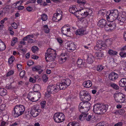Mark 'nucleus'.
Listing matches in <instances>:
<instances>
[{"mask_svg":"<svg viewBox=\"0 0 126 126\" xmlns=\"http://www.w3.org/2000/svg\"><path fill=\"white\" fill-rule=\"evenodd\" d=\"M67 87V86L62 82L60 84L57 83L56 85H50L47 87V91L50 93H55L58 92L60 90H63Z\"/></svg>","mask_w":126,"mask_h":126,"instance_id":"obj_1","label":"nucleus"},{"mask_svg":"<svg viewBox=\"0 0 126 126\" xmlns=\"http://www.w3.org/2000/svg\"><path fill=\"white\" fill-rule=\"evenodd\" d=\"M56 51L50 48H49L45 53V58L46 61L47 62H51L54 60L56 57Z\"/></svg>","mask_w":126,"mask_h":126,"instance_id":"obj_2","label":"nucleus"},{"mask_svg":"<svg viewBox=\"0 0 126 126\" xmlns=\"http://www.w3.org/2000/svg\"><path fill=\"white\" fill-rule=\"evenodd\" d=\"M119 16L118 11L116 10H112L109 14L108 12L106 15L107 20L110 22H111L114 20L117 19Z\"/></svg>","mask_w":126,"mask_h":126,"instance_id":"obj_3","label":"nucleus"},{"mask_svg":"<svg viewBox=\"0 0 126 126\" xmlns=\"http://www.w3.org/2000/svg\"><path fill=\"white\" fill-rule=\"evenodd\" d=\"M25 109V107L22 105H18L15 107L13 113L16 117H18L24 113Z\"/></svg>","mask_w":126,"mask_h":126,"instance_id":"obj_4","label":"nucleus"},{"mask_svg":"<svg viewBox=\"0 0 126 126\" xmlns=\"http://www.w3.org/2000/svg\"><path fill=\"white\" fill-rule=\"evenodd\" d=\"M41 96V94L38 92H31L28 94V98L31 101L35 102L38 100Z\"/></svg>","mask_w":126,"mask_h":126,"instance_id":"obj_5","label":"nucleus"},{"mask_svg":"<svg viewBox=\"0 0 126 126\" xmlns=\"http://www.w3.org/2000/svg\"><path fill=\"white\" fill-rule=\"evenodd\" d=\"M53 118L55 122L60 123L63 121L65 120V116L62 113H57L54 114Z\"/></svg>","mask_w":126,"mask_h":126,"instance_id":"obj_6","label":"nucleus"},{"mask_svg":"<svg viewBox=\"0 0 126 126\" xmlns=\"http://www.w3.org/2000/svg\"><path fill=\"white\" fill-rule=\"evenodd\" d=\"M79 96L80 99L82 101L85 102L89 101L91 98L90 95L85 91H81L79 94Z\"/></svg>","mask_w":126,"mask_h":126,"instance_id":"obj_7","label":"nucleus"},{"mask_svg":"<svg viewBox=\"0 0 126 126\" xmlns=\"http://www.w3.org/2000/svg\"><path fill=\"white\" fill-rule=\"evenodd\" d=\"M62 18V12L61 10L57 9L56 13L54 14L52 20L53 21L57 22L61 20Z\"/></svg>","mask_w":126,"mask_h":126,"instance_id":"obj_8","label":"nucleus"},{"mask_svg":"<svg viewBox=\"0 0 126 126\" xmlns=\"http://www.w3.org/2000/svg\"><path fill=\"white\" fill-rule=\"evenodd\" d=\"M79 13H80V14L81 16V17L84 18L88 16H91L93 13V11L91 9L87 11L85 9L82 8L79 10Z\"/></svg>","mask_w":126,"mask_h":126,"instance_id":"obj_9","label":"nucleus"},{"mask_svg":"<svg viewBox=\"0 0 126 126\" xmlns=\"http://www.w3.org/2000/svg\"><path fill=\"white\" fill-rule=\"evenodd\" d=\"M68 26V25L64 26L62 28L61 31L63 34L67 36H70L71 33L70 28Z\"/></svg>","mask_w":126,"mask_h":126,"instance_id":"obj_10","label":"nucleus"},{"mask_svg":"<svg viewBox=\"0 0 126 126\" xmlns=\"http://www.w3.org/2000/svg\"><path fill=\"white\" fill-rule=\"evenodd\" d=\"M125 97V95L120 92L115 93L114 94L115 100L117 102H120V100H122Z\"/></svg>","mask_w":126,"mask_h":126,"instance_id":"obj_11","label":"nucleus"},{"mask_svg":"<svg viewBox=\"0 0 126 126\" xmlns=\"http://www.w3.org/2000/svg\"><path fill=\"white\" fill-rule=\"evenodd\" d=\"M104 27L106 31H111L114 29L116 27V25L115 23L108 22L106 23Z\"/></svg>","mask_w":126,"mask_h":126,"instance_id":"obj_12","label":"nucleus"},{"mask_svg":"<svg viewBox=\"0 0 126 126\" xmlns=\"http://www.w3.org/2000/svg\"><path fill=\"white\" fill-rule=\"evenodd\" d=\"M41 111L40 109L34 107L32 109L31 114L33 117H36L40 114Z\"/></svg>","mask_w":126,"mask_h":126,"instance_id":"obj_13","label":"nucleus"},{"mask_svg":"<svg viewBox=\"0 0 126 126\" xmlns=\"http://www.w3.org/2000/svg\"><path fill=\"white\" fill-rule=\"evenodd\" d=\"M126 13L125 12H122L118 19L119 24L121 25H123L126 20Z\"/></svg>","mask_w":126,"mask_h":126,"instance_id":"obj_14","label":"nucleus"},{"mask_svg":"<svg viewBox=\"0 0 126 126\" xmlns=\"http://www.w3.org/2000/svg\"><path fill=\"white\" fill-rule=\"evenodd\" d=\"M66 44L67 49L69 52L73 51L76 49V46L73 43H67Z\"/></svg>","mask_w":126,"mask_h":126,"instance_id":"obj_15","label":"nucleus"},{"mask_svg":"<svg viewBox=\"0 0 126 126\" xmlns=\"http://www.w3.org/2000/svg\"><path fill=\"white\" fill-rule=\"evenodd\" d=\"M87 63L89 64L92 63L94 61V58L91 53H87Z\"/></svg>","mask_w":126,"mask_h":126,"instance_id":"obj_16","label":"nucleus"},{"mask_svg":"<svg viewBox=\"0 0 126 126\" xmlns=\"http://www.w3.org/2000/svg\"><path fill=\"white\" fill-rule=\"evenodd\" d=\"M118 77V74L115 72H111L109 75V79L112 81H114Z\"/></svg>","mask_w":126,"mask_h":126,"instance_id":"obj_17","label":"nucleus"},{"mask_svg":"<svg viewBox=\"0 0 126 126\" xmlns=\"http://www.w3.org/2000/svg\"><path fill=\"white\" fill-rule=\"evenodd\" d=\"M101 106L100 104H95L94 106L93 111L96 113L100 114L101 111L100 108Z\"/></svg>","mask_w":126,"mask_h":126,"instance_id":"obj_18","label":"nucleus"},{"mask_svg":"<svg viewBox=\"0 0 126 126\" xmlns=\"http://www.w3.org/2000/svg\"><path fill=\"white\" fill-rule=\"evenodd\" d=\"M79 11L77 10L75 6L71 7L69 9V11L70 13L75 15L77 14V13L79 12Z\"/></svg>","mask_w":126,"mask_h":126,"instance_id":"obj_19","label":"nucleus"},{"mask_svg":"<svg viewBox=\"0 0 126 126\" xmlns=\"http://www.w3.org/2000/svg\"><path fill=\"white\" fill-rule=\"evenodd\" d=\"M101 106L100 110L101 111L100 114L104 113L108 108V106L107 104H100Z\"/></svg>","mask_w":126,"mask_h":126,"instance_id":"obj_20","label":"nucleus"},{"mask_svg":"<svg viewBox=\"0 0 126 126\" xmlns=\"http://www.w3.org/2000/svg\"><path fill=\"white\" fill-rule=\"evenodd\" d=\"M107 23L106 21L105 20L102 19L99 21L98 22L97 25L98 26L102 27H104Z\"/></svg>","mask_w":126,"mask_h":126,"instance_id":"obj_21","label":"nucleus"},{"mask_svg":"<svg viewBox=\"0 0 126 126\" xmlns=\"http://www.w3.org/2000/svg\"><path fill=\"white\" fill-rule=\"evenodd\" d=\"M120 86L122 87H126V78L122 79L119 82Z\"/></svg>","mask_w":126,"mask_h":126,"instance_id":"obj_22","label":"nucleus"},{"mask_svg":"<svg viewBox=\"0 0 126 126\" xmlns=\"http://www.w3.org/2000/svg\"><path fill=\"white\" fill-rule=\"evenodd\" d=\"M82 85L84 87L88 88L92 86V83L91 81L88 80L84 81Z\"/></svg>","mask_w":126,"mask_h":126,"instance_id":"obj_23","label":"nucleus"},{"mask_svg":"<svg viewBox=\"0 0 126 126\" xmlns=\"http://www.w3.org/2000/svg\"><path fill=\"white\" fill-rule=\"evenodd\" d=\"M84 102H81L79 104V111L81 112H84Z\"/></svg>","mask_w":126,"mask_h":126,"instance_id":"obj_24","label":"nucleus"},{"mask_svg":"<svg viewBox=\"0 0 126 126\" xmlns=\"http://www.w3.org/2000/svg\"><path fill=\"white\" fill-rule=\"evenodd\" d=\"M84 112H87L90 109V107H91V104L89 102H84Z\"/></svg>","mask_w":126,"mask_h":126,"instance_id":"obj_25","label":"nucleus"},{"mask_svg":"<svg viewBox=\"0 0 126 126\" xmlns=\"http://www.w3.org/2000/svg\"><path fill=\"white\" fill-rule=\"evenodd\" d=\"M77 63L78 66L79 67H82L85 64L84 62H83L82 60L80 58H78Z\"/></svg>","mask_w":126,"mask_h":126,"instance_id":"obj_26","label":"nucleus"},{"mask_svg":"<svg viewBox=\"0 0 126 126\" xmlns=\"http://www.w3.org/2000/svg\"><path fill=\"white\" fill-rule=\"evenodd\" d=\"M85 30L83 29L77 30L76 31V34L77 35H82L84 34Z\"/></svg>","mask_w":126,"mask_h":126,"instance_id":"obj_27","label":"nucleus"},{"mask_svg":"<svg viewBox=\"0 0 126 126\" xmlns=\"http://www.w3.org/2000/svg\"><path fill=\"white\" fill-rule=\"evenodd\" d=\"M97 45L99 46V47H105L106 46V44L102 41L100 40H98L96 44Z\"/></svg>","mask_w":126,"mask_h":126,"instance_id":"obj_28","label":"nucleus"},{"mask_svg":"<svg viewBox=\"0 0 126 126\" xmlns=\"http://www.w3.org/2000/svg\"><path fill=\"white\" fill-rule=\"evenodd\" d=\"M62 82L67 86V87L69 86L71 84V81L70 80L68 79H63L62 80Z\"/></svg>","mask_w":126,"mask_h":126,"instance_id":"obj_29","label":"nucleus"},{"mask_svg":"<svg viewBox=\"0 0 126 126\" xmlns=\"http://www.w3.org/2000/svg\"><path fill=\"white\" fill-rule=\"evenodd\" d=\"M65 56V55H64L63 53L62 54L61 56H63V57H61L59 58V63L61 64L62 63L65 62L66 60V58L64 57Z\"/></svg>","mask_w":126,"mask_h":126,"instance_id":"obj_30","label":"nucleus"},{"mask_svg":"<svg viewBox=\"0 0 126 126\" xmlns=\"http://www.w3.org/2000/svg\"><path fill=\"white\" fill-rule=\"evenodd\" d=\"M6 46L4 43L0 39V51L4 50Z\"/></svg>","mask_w":126,"mask_h":126,"instance_id":"obj_31","label":"nucleus"},{"mask_svg":"<svg viewBox=\"0 0 126 126\" xmlns=\"http://www.w3.org/2000/svg\"><path fill=\"white\" fill-rule=\"evenodd\" d=\"M7 93L6 90L3 88H0V95L3 96L6 95Z\"/></svg>","mask_w":126,"mask_h":126,"instance_id":"obj_32","label":"nucleus"},{"mask_svg":"<svg viewBox=\"0 0 126 126\" xmlns=\"http://www.w3.org/2000/svg\"><path fill=\"white\" fill-rule=\"evenodd\" d=\"M87 116V114L85 113H82L79 117V119L81 121H83L85 119Z\"/></svg>","mask_w":126,"mask_h":126,"instance_id":"obj_33","label":"nucleus"},{"mask_svg":"<svg viewBox=\"0 0 126 126\" xmlns=\"http://www.w3.org/2000/svg\"><path fill=\"white\" fill-rule=\"evenodd\" d=\"M43 30L46 33H48L50 32V29L47 25H45L44 26Z\"/></svg>","mask_w":126,"mask_h":126,"instance_id":"obj_34","label":"nucleus"},{"mask_svg":"<svg viewBox=\"0 0 126 126\" xmlns=\"http://www.w3.org/2000/svg\"><path fill=\"white\" fill-rule=\"evenodd\" d=\"M108 53L110 55H116L117 54V52L112 50L111 49L109 50L108 51Z\"/></svg>","mask_w":126,"mask_h":126,"instance_id":"obj_35","label":"nucleus"},{"mask_svg":"<svg viewBox=\"0 0 126 126\" xmlns=\"http://www.w3.org/2000/svg\"><path fill=\"white\" fill-rule=\"evenodd\" d=\"M47 16L45 14H43L41 15V19L43 21H46L47 19Z\"/></svg>","mask_w":126,"mask_h":126,"instance_id":"obj_36","label":"nucleus"},{"mask_svg":"<svg viewBox=\"0 0 126 126\" xmlns=\"http://www.w3.org/2000/svg\"><path fill=\"white\" fill-rule=\"evenodd\" d=\"M40 68H41V66L40 65H37L32 67V69L33 71L37 72Z\"/></svg>","mask_w":126,"mask_h":126,"instance_id":"obj_37","label":"nucleus"},{"mask_svg":"<svg viewBox=\"0 0 126 126\" xmlns=\"http://www.w3.org/2000/svg\"><path fill=\"white\" fill-rule=\"evenodd\" d=\"M104 68V67L101 65H99L97 66V71H100Z\"/></svg>","mask_w":126,"mask_h":126,"instance_id":"obj_38","label":"nucleus"},{"mask_svg":"<svg viewBox=\"0 0 126 126\" xmlns=\"http://www.w3.org/2000/svg\"><path fill=\"white\" fill-rule=\"evenodd\" d=\"M112 40L111 39H107L105 42L106 44L108 45H110L112 44Z\"/></svg>","mask_w":126,"mask_h":126,"instance_id":"obj_39","label":"nucleus"},{"mask_svg":"<svg viewBox=\"0 0 126 126\" xmlns=\"http://www.w3.org/2000/svg\"><path fill=\"white\" fill-rule=\"evenodd\" d=\"M17 41V38L16 37H14L13 38V40L11 42V44L12 46H13L15 44Z\"/></svg>","mask_w":126,"mask_h":126,"instance_id":"obj_40","label":"nucleus"},{"mask_svg":"<svg viewBox=\"0 0 126 126\" xmlns=\"http://www.w3.org/2000/svg\"><path fill=\"white\" fill-rule=\"evenodd\" d=\"M96 55L97 57L100 58L103 56V53L102 52H98L96 53Z\"/></svg>","mask_w":126,"mask_h":126,"instance_id":"obj_41","label":"nucleus"},{"mask_svg":"<svg viewBox=\"0 0 126 126\" xmlns=\"http://www.w3.org/2000/svg\"><path fill=\"white\" fill-rule=\"evenodd\" d=\"M106 11L105 10H102L99 11L98 12L99 14L102 16H104L106 13Z\"/></svg>","mask_w":126,"mask_h":126,"instance_id":"obj_42","label":"nucleus"},{"mask_svg":"<svg viewBox=\"0 0 126 126\" xmlns=\"http://www.w3.org/2000/svg\"><path fill=\"white\" fill-rule=\"evenodd\" d=\"M85 1L84 0H78L77 3L81 5H84L86 3Z\"/></svg>","mask_w":126,"mask_h":126,"instance_id":"obj_43","label":"nucleus"},{"mask_svg":"<svg viewBox=\"0 0 126 126\" xmlns=\"http://www.w3.org/2000/svg\"><path fill=\"white\" fill-rule=\"evenodd\" d=\"M32 52L35 53L38 50V48L36 46H34L32 47Z\"/></svg>","mask_w":126,"mask_h":126,"instance_id":"obj_44","label":"nucleus"},{"mask_svg":"<svg viewBox=\"0 0 126 126\" xmlns=\"http://www.w3.org/2000/svg\"><path fill=\"white\" fill-rule=\"evenodd\" d=\"M14 60V57L12 56H11L8 60V63L10 64H11Z\"/></svg>","mask_w":126,"mask_h":126,"instance_id":"obj_45","label":"nucleus"},{"mask_svg":"<svg viewBox=\"0 0 126 126\" xmlns=\"http://www.w3.org/2000/svg\"><path fill=\"white\" fill-rule=\"evenodd\" d=\"M111 86L113 88L116 90L118 89L119 88L118 86L116 84L114 83H112L111 85Z\"/></svg>","mask_w":126,"mask_h":126,"instance_id":"obj_46","label":"nucleus"},{"mask_svg":"<svg viewBox=\"0 0 126 126\" xmlns=\"http://www.w3.org/2000/svg\"><path fill=\"white\" fill-rule=\"evenodd\" d=\"M86 120L87 121H92V120L93 119V121L94 119V118H93V117L90 115H89L88 117H87L86 119Z\"/></svg>","mask_w":126,"mask_h":126,"instance_id":"obj_47","label":"nucleus"},{"mask_svg":"<svg viewBox=\"0 0 126 126\" xmlns=\"http://www.w3.org/2000/svg\"><path fill=\"white\" fill-rule=\"evenodd\" d=\"M48 79L47 76L46 74H44L43 75L42 79L44 82H46L47 80Z\"/></svg>","mask_w":126,"mask_h":126,"instance_id":"obj_48","label":"nucleus"},{"mask_svg":"<svg viewBox=\"0 0 126 126\" xmlns=\"http://www.w3.org/2000/svg\"><path fill=\"white\" fill-rule=\"evenodd\" d=\"M22 2V0H20L17 2L16 4V7H19L21 5Z\"/></svg>","mask_w":126,"mask_h":126,"instance_id":"obj_49","label":"nucleus"},{"mask_svg":"<svg viewBox=\"0 0 126 126\" xmlns=\"http://www.w3.org/2000/svg\"><path fill=\"white\" fill-rule=\"evenodd\" d=\"M14 73V71L13 70L9 71L7 74L6 76L8 77L13 74Z\"/></svg>","mask_w":126,"mask_h":126,"instance_id":"obj_50","label":"nucleus"},{"mask_svg":"<svg viewBox=\"0 0 126 126\" xmlns=\"http://www.w3.org/2000/svg\"><path fill=\"white\" fill-rule=\"evenodd\" d=\"M25 74V72L24 71H21L19 74V76L20 77L22 78L24 76Z\"/></svg>","mask_w":126,"mask_h":126,"instance_id":"obj_51","label":"nucleus"},{"mask_svg":"<svg viewBox=\"0 0 126 126\" xmlns=\"http://www.w3.org/2000/svg\"><path fill=\"white\" fill-rule=\"evenodd\" d=\"M12 27L14 29H16L17 28V25L15 23H13L11 24Z\"/></svg>","mask_w":126,"mask_h":126,"instance_id":"obj_52","label":"nucleus"},{"mask_svg":"<svg viewBox=\"0 0 126 126\" xmlns=\"http://www.w3.org/2000/svg\"><path fill=\"white\" fill-rule=\"evenodd\" d=\"M46 101H42L41 102V108H43L45 106L46 104Z\"/></svg>","mask_w":126,"mask_h":126,"instance_id":"obj_53","label":"nucleus"},{"mask_svg":"<svg viewBox=\"0 0 126 126\" xmlns=\"http://www.w3.org/2000/svg\"><path fill=\"white\" fill-rule=\"evenodd\" d=\"M26 9L27 11L29 12L33 10L32 7L30 6H28L26 8Z\"/></svg>","mask_w":126,"mask_h":126,"instance_id":"obj_54","label":"nucleus"},{"mask_svg":"<svg viewBox=\"0 0 126 126\" xmlns=\"http://www.w3.org/2000/svg\"><path fill=\"white\" fill-rule=\"evenodd\" d=\"M34 62L32 60H29L27 63V64L28 65H31L33 64Z\"/></svg>","mask_w":126,"mask_h":126,"instance_id":"obj_55","label":"nucleus"},{"mask_svg":"<svg viewBox=\"0 0 126 126\" xmlns=\"http://www.w3.org/2000/svg\"><path fill=\"white\" fill-rule=\"evenodd\" d=\"M99 46L96 45L94 47V49L96 50H98L102 48L101 47H99Z\"/></svg>","mask_w":126,"mask_h":126,"instance_id":"obj_56","label":"nucleus"},{"mask_svg":"<svg viewBox=\"0 0 126 126\" xmlns=\"http://www.w3.org/2000/svg\"><path fill=\"white\" fill-rule=\"evenodd\" d=\"M99 46L96 45L94 47V49L96 50H98L102 48L101 47H99Z\"/></svg>","mask_w":126,"mask_h":126,"instance_id":"obj_57","label":"nucleus"},{"mask_svg":"<svg viewBox=\"0 0 126 126\" xmlns=\"http://www.w3.org/2000/svg\"><path fill=\"white\" fill-rule=\"evenodd\" d=\"M120 55L121 57H122L126 56V53L123 52H120Z\"/></svg>","mask_w":126,"mask_h":126,"instance_id":"obj_58","label":"nucleus"},{"mask_svg":"<svg viewBox=\"0 0 126 126\" xmlns=\"http://www.w3.org/2000/svg\"><path fill=\"white\" fill-rule=\"evenodd\" d=\"M123 125V123L120 122L117 123L114 125V126H122Z\"/></svg>","mask_w":126,"mask_h":126,"instance_id":"obj_59","label":"nucleus"},{"mask_svg":"<svg viewBox=\"0 0 126 126\" xmlns=\"http://www.w3.org/2000/svg\"><path fill=\"white\" fill-rule=\"evenodd\" d=\"M72 125L73 126H79V124L77 122H72Z\"/></svg>","mask_w":126,"mask_h":126,"instance_id":"obj_60","label":"nucleus"},{"mask_svg":"<svg viewBox=\"0 0 126 126\" xmlns=\"http://www.w3.org/2000/svg\"><path fill=\"white\" fill-rule=\"evenodd\" d=\"M6 124H7V123L6 122L2 121L1 123L0 126H5Z\"/></svg>","mask_w":126,"mask_h":126,"instance_id":"obj_61","label":"nucleus"},{"mask_svg":"<svg viewBox=\"0 0 126 126\" xmlns=\"http://www.w3.org/2000/svg\"><path fill=\"white\" fill-rule=\"evenodd\" d=\"M57 40L60 44H62L63 43V41L61 38H57Z\"/></svg>","mask_w":126,"mask_h":126,"instance_id":"obj_62","label":"nucleus"},{"mask_svg":"<svg viewBox=\"0 0 126 126\" xmlns=\"http://www.w3.org/2000/svg\"><path fill=\"white\" fill-rule=\"evenodd\" d=\"M16 8H17L18 10H20L23 9L24 8V7L23 6L21 5L18 7H16Z\"/></svg>","mask_w":126,"mask_h":126,"instance_id":"obj_63","label":"nucleus"},{"mask_svg":"<svg viewBox=\"0 0 126 126\" xmlns=\"http://www.w3.org/2000/svg\"><path fill=\"white\" fill-rule=\"evenodd\" d=\"M17 68L19 69H22V65L21 64H17Z\"/></svg>","mask_w":126,"mask_h":126,"instance_id":"obj_64","label":"nucleus"}]
</instances>
